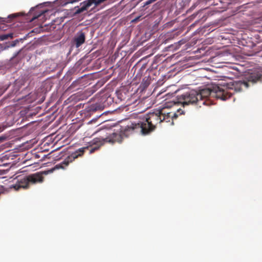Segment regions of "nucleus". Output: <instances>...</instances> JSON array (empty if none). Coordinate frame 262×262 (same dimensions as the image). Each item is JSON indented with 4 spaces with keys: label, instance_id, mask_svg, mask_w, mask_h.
Wrapping results in <instances>:
<instances>
[{
    "label": "nucleus",
    "instance_id": "nucleus-1",
    "mask_svg": "<svg viewBox=\"0 0 262 262\" xmlns=\"http://www.w3.org/2000/svg\"><path fill=\"white\" fill-rule=\"evenodd\" d=\"M157 110L146 114L142 120L138 123H132L126 126L124 129L119 132L113 133L106 136H100L93 139L91 142L92 147L90 149L91 153L98 150L105 142L114 143H121L124 137H127L134 132L140 133L143 135H147L154 132L158 124L164 122L162 116Z\"/></svg>",
    "mask_w": 262,
    "mask_h": 262
},
{
    "label": "nucleus",
    "instance_id": "nucleus-2",
    "mask_svg": "<svg viewBox=\"0 0 262 262\" xmlns=\"http://www.w3.org/2000/svg\"><path fill=\"white\" fill-rule=\"evenodd\" d=\"M262 78V70H255L248 75L244 80H238L230 82L227 83L226 86H220L218 85H213L210 88L203 89L198 92L199 98L206 101L209 96L216 97L222 100H226L230 98L233 93L229 91L234 90V92H239L243 89H247L249 86V83L252 84L257 81H260Z\"/></svg>",
    "mask_w": 262,
    "mask_h": 262
},
{
    "label": "nucleus",
    "instance_id": "nucleus-3",
    "mask_svg": "<svg viewBox=\"0 0 262 262\" xmlns=\"http://www.w3.org/2000/svg\"><path fill=\"white\" fill-rule=\"evenodd\" d=\"M177 104L178 103L176 101L167 102L163 104L162 107L157 110L165 122H170L171 121L173 123V119H176L179 115L184 114V111L181 109H177V112H176V108L173 107Z\"/></svg>",
    "mask_w": 262,
    "mask_h": 262
},
{
    "label": "nucleus",
    "instance_id": "nucleus-4",
    "mask_svg": "<svg viewBox=\"0 0 262 262\" xmlns=\"http://www.w3.org/2000/svg\"><path fill=\"white\" fill-rule=\"evenodd\" d=\"M42 174L39 172L31 174L27 176H24L17 178L16 183L10 186L16 190L20 188H28L31 185L38 183H42L43 181Z\"/></svg>",
    "mask_w": 262,
    "mask_h": 262
},
{
    "label": "nucleus",
    "instance_id": "nucleus-5",
    "mask_svg": "<svg viewBox=\"0 0 262 262\" xmlns=\"http://www.w3.org/2000/svg\"><path fill=\"white\" fill-rule=\"evenodd\" d=\"M176 101L178 104L180 103L183 106L195 104L201 107L202 105H206V101L199 99L198 92L195 90H191L178 96Z\"/></svg>",
    "mask_w": 262,
    "mask_h": 262
},
{
    "label": "nucleus",
    "instance_id": "nucleus-6",
    "mask_svg": "<svg viewBox=\"0 0 262 262\" xmlns=\"http://www.w3.org/2000/svg\"><path fill=\"white\" fill-rule=\"evenodd\" d=\"M88 149V147H82L78 149L75 152L72 153L70 156H68L63 162L57 164L56 167L57 168H64L70 163L72 162L75 159L81 157L83 155L85 149Z\"/></svg>",
    "mask_w": 262,
    "mask_h": 262
},
{
    "label": "nucleus",
    "instance_id": "nucleus-7",
    "mask_svg": "<svg viewBox=\"0 0 262 262\" xmlns=\"http://www.w3.org/2000/svg\"><path fill=\"white\" fill-rule=\"evenodd\" d=\"M85 41V33L82 31L78 32L73 39V42L76 48H79Z\"/></svg>",
    "mask_w": 262,
    "mask_h": 262
},
{
    "label": "nucleus",
    "instance_id": "nucleus-8",
    "mask_svg": "<svg viewBox=\"0 0 262 262\" xmlns=\"http://www.w3.org/2000/svg\"><path fill=\"white\" fill-rule=\"evenodd\" d=\"M20 113L21 115H25L26 117H29L36 114L35 112H30V110L27 108H25L24 110H21Z\"/></svg>",
    "mask_w": 262,
    "mask_h": 262
},
{
    "label": "nucleus",
    "instance_id": "nucleus-9",
    "mask_svg": "<svg viewBox=\"0 0 262 262\" xmlns=\"http://www.w3.org/2000/svg\"><path fill=\"white\" fill-rule=\"evenodd\" d=\"M13 37V34L9 33L7 34H4L0 35V39L1 40H4L7 39L9 38H12Z\"/></svg>",
    "mask_w": 262,
    "mask_h": 262
},
{
    "label": "nucleus",
    "instance_id": "nucleus-10",
    "mask_svg": "<svg viewBox=\"0 0 262 262\" xmlns=\"http://www.w3.org/2000/svg\"><path fill=\"white\" fill-rule=\"evenodd\" d=\"M8 88V86L5 88H0V95H2Z\"/></svg>",
    "mask_w": 262,
    "mask_h": 262
},
{
    "label": "nucleus",
    "instance_id": "nucleus-11",
    "mask_svg": "<svg viewBox=\"0 0 262 262\" xmlns=\"http://www.w3.org/2000/svg\"><path fill=\"white\" fill-rule=\"evenodd\" d=\"M18 43V40H14V41H13L12 43V47H14L15 46H16V45Z\"/></svg>",
    "mask_w": 262,
    "mask_h": 262
},
{
    "label": "nucleus",
    "instance_id": "nucleus-12",
    "mask_svg": "<svg viewBox=\"0 0 262 262\" xmlns=\"http://www.w3.org/2000/svg\"><path fill=\"white\" fill-rule=\"evenodd\" d=\"M16 17V14H11L9 16H8V18H14Z\"/></svg>",
    "mask_w": 262,
    "mask_h": 262
},
{
    "label": "nucleus",
    "instance_id": "nucleus-13",
    "mask_svg": "<svg viewBox=\"0 0 262 262\" xmlns=\"http://www.w3.org/2000/svg\"><path fill=\"white\" fill-rule=\"evenodd\" d=\"M141 16H138L132 20L133 22H137L140 19Z\"/></svg>",
    "mask_w": 262,
    "mask_h": 262
},
{
    "label": "nucleus",
    "instance_id": "nucleus-14",
    "mask_svg": "<svg viewBox=\"0 0 262 262\" xmlns=\"http://www.w3.org/2000/svg\"><path fill=\"white\" fill-rule=\"evenodd\" d=\"M37 17H35L34 18H32V20H34V19L36 18Z\"/></svg>",
    "mask_w": 262,
    "mask_h": 262
}]
</instances>
